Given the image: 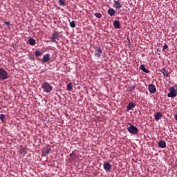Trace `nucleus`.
Masks as SVG:
<instances>
[{"instance_id":"obj_1","label":"nucleus","mask_w":177,"mask_h":177,"mask_svg":"<svg viewBox=\"0 0 177 177\" xmlns=\"http://www.w3.org/2000/svg\"><path fill=\"white\" fill-rule=\"evenodd\" d=\"M41 88L43 89L44 93L48 94L52 92L53 88L50 85L49 82H44Z\"/></svg>"},{"instance_id":"obj_2","label":"nucleus","mask_w":177,"mask_h":177,"mask_svg":"<svg viewBox=\"0 0 177 177\" xmlns=\"http://www.w3.org/2000/svg\"><path fill=\"white\" fill-rule=\"evenodd\" d=\"M169 91H170L167 96L168 97H175L177 96V84H175L172 87L169 88Z\"/></svg>"},{"instance_id":"obj_3","label":"nucleus","mask_w":177,"mask_h":177,"mask_svg":"<svg viewBox=\"0 0 177 177\" xmlns=\"http://www.w3.org/2000/svg\"><path fill=\"white\" fill-rule=\"evenodd\" d=\"M128 124L130 125V127H129L127 129L129 133L133 135H136L137 133H139V129L136 127L132 125V124L131 123H128Z\"/></svg>"},{"instance_id":"obj_4","label":"nucleus","mask_w":177,"mask_h":177,"mask_svg":"<svg viewBox=\"0 0 177 177\" xmlns=\"http://www.w3.org/2000/svg\"><path fill=\"white\" fill-rule=\"evenodd\" d=\"M8 79V73L5 69L0 68V80H5Z\"/></svg>"},{"instance_id":"obj_5","label":"nucleus","mask_w":177,"mask_h":177,"mask_svg":"<svg viewBox=\"0 0 177 177\" xmlns=\"http://www.w3.org/2000/svg\"><path fill=\"white\" fill-rule=\"evenodd\" d=\"M59 32L58 31H54V32L52 34V36L50 37V41L53 43L58 44L57 41H56V39H59Z\"/></svg>"},{"instance_id":"obj_6","label":"nucleus","mask_w":177,"mask_h":177,"mask_svg":"<svg viewBox=\"0 0 177 177\" xmlns=\"http://www.w3.org/2000/svg\"><path fill=\"white\" fill-rule=\"evenodd\" d=\"M102 50L101 47H97V48L95 49L94 56L95 57L100 58L102 56Z\"/></svg>"},{"instance_id":"obj_7","label":"nucleus","mask_w":177,"mask_h":177,"mask_svg":"<svg viewBox=\"0 0 177 177\" xmlns=\"http://www.w3.org/2000/svg\"><path fill=\"white\" fill-rule=\"evenodd\" d=\"M103 167L104 171L110 172L111 169H112V165H111L109 162H104L103 164Z\"/></svg>"},{"instance_id":"obj_8","label":"nucleus","mask_w":177,"mask_h":177,"mask_svg":"<svg viewBox=\"0 0 177 177\" xmlns=\"http://www.w3.org/2000/svg\"><path fill=\"white\" fill-rule=\"evenodd\" d=\"M148 90L149 92L151 93V94H154L157 91L156 86L153 84H151L148 86Z\"/></svg>"},{"instance_id":"obj_9","label":"nucleus","mask_w":177,"mask_h":177,"mask_svg":"<svg viewBox=\"0 0 177 177\" xmlns=\"http://www.w3.org/2000/svg\"><path fill=\"white\" fill-rule=\"evenodd\" d=\"M162 117H163V115L160 112H156L154 115V118H155L156 121L160 120Z\"/></svg>"},{"instance_id":"obj_10","label":"nucleus","mask_w":177,"mask_h":177,"mask_svg":"<svg viewBox=\"0 0 177 177\" xmlns=\"http://www.w3.org/2000/svg\"><path fill=\"white\" fill-rule=\"evenodd\" d=\"M42 61V63L45 64L49 62L50 60V55L49 54H46L45 55H44L42 59H41Z\"/></svg>"},{"instance_id":"obj_11","label":"nucleus","mask_w":177,"mask_h":177,"mask_svg":"<svg viewBox=\"0 0 177 177\" xmlns=\"http://www.w3.org/2000/svg\"><path fill=\"white\" fill-rule=\"evenodd\" d=\"M159 72H160L163 75V77H165V78L169 77V72L165 68L159 70Z\"/></svg>"},{"instance_id":"obj_12","label":"nucleus","mask_w":177,"mask_h":177,"mask_svg":"<svg viewBox=\"0 0 177 177\" xmlns=\"http://www.w3.org/2000/svg\"><path fill=\"white\" fill-rule=\"evenodd\" d=\"M158 147L162 149H165L167 147V142L161 140L160 141L158 142Z\"/></svg>"},{"instance_id":"obj_13","label":"nucleus","mask_w":177,"mask_h":177,"mask_svg":"<svg viewBox=\"0 0 177 177\" xmlns=\"http://www.w3.org/2000/svg\"><path fill=\"white\" fill-rule=\"evenodd\" d=\"M113 6L115 8L120 10L122 8V5L119 1H114Z\"/></svg>"},{"instance_id":"obj_14","label":"nucleus","mask_w":177,"mask_h":177,"mask_svg":"<svg viewBox=\"0 0 177 177\" xmlns=\"http://www.w3.org/2000/svg\"><path fill=\"white\" fill-rule=\"evenodd\" d=\"M139 70L142 71V72L145 73L146 74H149L150 71H148L146 68V66H145V65H141L140 66H139Z\"/></svg>"},{"instance_id":"obj_15","label":"nucleus","mask_w":177,"mask_h":177,"mask_svg":"<svg viewBox=\"0 0 177 177\" xmlns=\"http://www.w3.org/2000/svg\"><path fill=\"white\" fill-rule=\"evenodd\" d=\"M113 26L115 29H119L120 28V23L119 20H115L113 21Z\"/></svg>"},{"instance_id":"obj_16","label":"nucleus","mask_w":177,"mask_h":177,"mask_svg":"<svg viewBox=\"0 0 177 177\" xmlns=\"http://www.w3.org/2000/svg\"><path fill=\"white\" fill-rule=\"evenodd\" d=\"M107 13L111 17H113L115 15V10L113 8H110L108 10Z\"/></svg>"},{"instance_id":"obj_17","label":"nucleus","mask_w":177,"mask_h":177,"mask_svg":"<svg viewBox=\"0 0 177 177\" xmlns=\"http://www.w3.org/2000/svg\"><path fill=\"white\" fill-rule=\"evenodd\" d=\"M136 105L133 102H130L128 104L127 109V111H129L131 109H133Z\"/></svg>"},{"instance_id":"obj_18","label":"nucleus","mask_w":177,"mask_h":177,"mask_svg":"<svg viewBox=\"0 0 177 177\" xmlns=\"http://www.w3.org/2000/svg\"><path fill=\"white\" fill-rule=\"evenodd\" d=\"M29 44L32 46H34L36 44V41L34 38H30L28 39Z\"/></svg>"},{"instance_id":"obj_19","label":"nucleus","mask_w":177,"mask_h":177,"mask_svg":"<svg viewBox=\"0 0 177 177\" xmlns=\"http://www.w3.org/2000/svg\"><path fill=\"white\" fill-rule=\"evenodd\" d=\"M66 88H67L68 91H73V83L72 82H69L67 84Z\"/></svg>"},{"instance_id":"obj_20","label":"nucleus","mask_w":177,"mask_h":177,"mask_svg":"<svg viewBox=\"0 0 177 177\" xmlns=\"http://www.w3.org/2000/svg\"><path fill=\"white\" fill-rule=\"evenodd\" d=\"M26 153H27V149H26V148H22L19 150V154L25 155Z\"/></svg>"},{"instance_id":"obj_21","label":"nucleus","mask_w":177,"mask_h":177,"mask_svg":"<svg viewBox=\"0 0 177 177\" xmlns=\"http://www.w3.org/2000/svg\"><path fill=\"white\" fill-rule=\"evenodd\" d=\"M60 6H66V0H59Z\"/></svg>"},{"instance_id":"obj_22","label":"nucleus","mask_w":177,"mask_h":177,"mask_svg":"<svg viewBox=\"0 0 177 177\" xmlns=\"http://www.w3.org/2000/svg\"><path fill=\"white\" fill-rule=\"evenodd\" d=\"M50 149H46L43 151L44 156H46V155H49Z\"/></svg>"},{"instance_id":"obj_23","label":"nucleus","mask_w":177,"mask_h":177,"mask_svg":"<svg viewBox=\"0 0 177 177\" xmlns=\"http://www.w3.org/2000/svg\"><path fill=\"white\" fill-rule=\"evenodd\" d=\"M6 118V115L0 114V120H1L2 122H4Z\"/></svg>"},{"instance_id":"obj_24","label":"nucleus","mask_w":177,"mask_h":177,"mask_svg":"<svg viewBox=\"0 0 177 177\" xmlns=\"http://www.w3.org/2000/svg\"><path fill=\"white\" fill-rule=\"evenodd\" d=\"M94 16L96 17L97 19L102 18V15L100 12H96L94 14Z\"/></svg>"},{"instance_id":"obj_25","label":"nucleus","mask_w":177,"mask_h":177,"mask_svg":"<svg viewBox=\"0 0 177 177\" xmlns=\"http://www.w3.org/2000/svg\"><path fill=\"white\" fill-rule=\"evenodd\" d=\"M35 55L36 57H39V56H41V53L39 50H35Z\"/></svg>"},{"instance_id":"obj_26","label":"nucleus","mask_w":177,"mask_h":177,"mask_svg":"<svg viewBox=\"0 0 177 177\" xmlns=\"http://www.w3.org/2000/svg\"><path fill=\"white\" fill-rule=\"evenodd\" d=\"M70 27L71 28H75V22L74 20H73L72 21H70Z\"/></svg>"},{"instance_id":"obj_27","label":"nucleus","mask_w":177,"mask_h":177,"mask_svg":"<svg viewBox=\"0 0 177 177\" xmlns=\"http://www.w3.org/2000/svg\"><path fill=\"white\" fill-rule=\"evenodd\" d=\"M136 87V84H135L133 86H131L130 87H129V89H130V91H132L135 90Z\"/></svg>"},{"instance_id":"obj_28","label":"nucleus","mask_w":177,"mask_h":177,"mask_svg":"<svg viewBox=\"0 0 177 177\" xmlns=\"http://www.w3.org/2000/svg\"><path fill=\"white\" fill-rule=\"evenodd\" d=\"M167 48H168L167 44H165V45H163V47H162V50H165V49H167Z\"/></svg>"},{"instance_id":"obj_29","label":"nucleus","mask_w":177,"mask_h":177,"mask_svg":"<svg viewBox=\"0 0 177 177\" xmlns=\"http://www.w3.org/2000/svg\"><path fill=\"white\" fill-rule=\"evenodd\" d=\"M4 24L6 26L9 27V26H10V23L8 21H4Z\"/></svg>"},{"instance_id":"obj_30","label":"nucleus","mask_w":177,"mask_h":177,"mask_svg":"<svg viewBox=\"0 0 177 177\" xmlns=\"http://www.w3.org/2000/svg\"><path fill=\"white\" fill-rule=\"evenodd\" d=\"M175 120H176V121L177 122V115H175Z\"/></svg>"},{"instance_id":"obj_31","label":"nucleus","mask_w":177,"mask_h":177,"mask_svg":"<svg viewBox=\"0 0 177 177\" xmlns=\"http://www.w3.org/2000/svg\"><path fill=\"white\" fill-rule=\"evenodd\" d=\"M73 154V153H70V157H72Z\"/></svg>"},{"instance_id":"obj_32","label":"nucleus","mask_w":177,"mask_h":177,"mask_svg":"<svg viewBox=\"0 0 177 177\" xmlns=\"http://www.w3.org/2000/svg\"><path fill=\"white\" fill-rule=\"evenodd\" d=\"M61 11H62V12H63V11H64V10H63V9H61Z\"/></svg>"}]
</instances>
